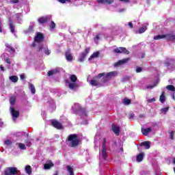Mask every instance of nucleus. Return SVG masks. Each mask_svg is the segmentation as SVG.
<instances>
[{
	"label": "nucleus",
	"mask_w": 175,
	"mask_h": 175,
	"mask_svg": "<svg viewBox=\"0 0 175 175\" xmlns=\"http://www.w3.org/2000/svg\"><path fill=\"white\" fill-rule=\"evenodd\" d=\"M100 139V143L101 144V148H100V155H102L103 159L107 158V142H106V138H100V135L99 133L96 134L94 137V144L96 146V143Z\"/></svg>",
	"instance_id": "1"
},
{
	"label": "nucleus",
	"mask_w": 175,
	"mask_h": 175,
	"mask_svg": "<svg viewBox=\"0 0 175 175\" xmlns=\"http://www.w3.org/2000/svg\"><path fill=\"white\" fill-rule=\"evenodd\" d=\"M72 111L74 113H77L78 116H79L81 120H83V124H87V120L88 118V116L87 115V111L84 108H81L80 106V104L79 103H75L72 107Z\"/></svg>",
	"instance_id": "2"
},
{
	"label": "nucleus",
	"mask_w": 175,
	"mask_h": 175,
	"mask_svg": "<svg viewBox=\"0 0 175 175\" xmlns=\"http://www.w3.org/2000/svg\"><path fill=\"white\" fill-rule=\"evenodd\" d=\"M118 76V72L117 71H111L109 72H107V74L105 73H100L98 75V78L100 79V77H103V83H106L109 79H111V77H117Z\"/></svg>",
	"instance_id": "3"
},
{
	"label": "nucleus",
	"mask_w": 175,
	"mask_h": 175,
	"mask_svg": "<svg viewBox=\"0 0 175 175\" xmlns=\"http://www.w3.org/2000/svg\"><path fill=\"white\" fill-rule=\"evenodd\" d=\"M68 146L70 147H77L80 140L76 134H71L68 137Z\"/></svg>",
	"instance_id": "4"
},
{
	"label": "nucleus",
	"mask_w": 175,
	"mask_h": 175,
	"mask_svg": "<svg viewBox=\"0 0 175 175\" xmlns=\"http://www.w3.org/2000/svg\"><path fill=\"white\" fill-rule=\"evenodd\" d=\"M70 81L68 82V88L70 90H76V88L79 87V85L77 83H76V81H77V77H76L75 75H72L70 76Z\"/></svg>",
	"instance_id": "5"
},
{
	"label": "nucleus",
	"mask_w": 175,
	"mask_h": 175,
	"mask_svg": "<svg viewBox=\"0 0 175 175\" xmlns=\"http://www.w3.org/2000/svg\"><path fill=\"white\" fill-rule=\"evenodd\" d=\"M43 34H42L41 33H37V35L36 36L35 38H34V42L32 44V47H36V46H38V47H40V46H42V42H43Z\"/></svg>",
	"instance_id": "6"
},
{
	"label": "nucleus",
	"mask_w": 175,
	"mask_h": 175,
	"mask_svg": "<svg viewBox=\"0 0 175 175\" xmlns=\"http://www.w3.org/2000/svg\"><path fill=\"white\" fill-rule=\"evenodd\" d=\"M165 66H167L168 69L171 70H175V60L174 59H169L167 58L166 61L164 62Z\"/></svg>",
	"instance_id": "7"
},
{
	"label": "nucleus",
	"mask_w": 175,
	"mask_h": 175,
	"mask_svg": "<svg viewBox=\"0 0 175 175\" xmlns=\"http://www.w3.org/2000/svg\"><path fill=\"white\" fill-rule=\"evenodd\" d=\"M40 53H44V54H46V55H50L51 54V51L49 49V47L47 45H40L38 46Z\"/></svg>",
	"instance_id": "8"
},
{
	"label": "nucleus",
	"mask_w": 175,
	"mask_h": 175,
	"mask_svg": "<svg viewBox=\"0 0 175 175\" xmlns=\"http://www.w3.org/2000/svg\"><path fill=\"white\" fill-rule=\"evenodd\" d=\"M5 175H15L17 174V168L14 167H10L5 170L4 172Z\"/></svg>",
	"instance_id": "9"
},
{
	"label": "nucleus",
	"mask_w": 175,
	"mask_h": 175,
	"mask_svg": "<svg viewBox=\"0 0 175 175\" xmlns=\"http://www.w3.org/2000/svg\"><path fill=\"white\" fill-rule=\"evenodd\" d=\"M10 110L12 116L13 121H16V120H17V118H18V117L20 116V112L18 111H16V109H14L13 107H10Z\"/></svg>",
	"instance_id": "10"
},
{
	"label": "nucleus",
	"mask_w": 175,
	"mask_h": 175,
	"mask_svg": "<svg viewBox=\"0 0 175 175\" xmlns=\"http://www.w3.org/2000/svg\"><path fill=\"white\" fill-rule=\"evenodd\" d=\"M89 53H90V48H86L84 52H83L81 54V56L79 57V62H83V61H84V59H85V57H87V55H88Z\"/></svg>",
	"instance_id": "11"
},
{
	"label": "nucleus",
	"mask_w": 175,
	"mask_h": 175,
	"mask_svg": "<svg viewBox=\"0 0 175 175\" xmlns=\"http://www.w3.org/2000/svg\"><path fill=\"white\" fill-rule=\"evenodd\" d=\"M114 53L118 54H129V51H127L126 48L119 47L114 49Z\"/></svg>",
	"instance_id": "12"
},
{
	"label": "nucleus",
	"mask_w": 175,
	"mask_h": 175,
	"mask_svg": "<svg viewBox=\"0 0 175 175\" xmlns=\"http://www.w3.org/2000/svg\"><path fill=\"white\" fill-rule=\"evenodd\" d=\"M51 124L54 128H57V129H62V124H61V123H59L58 121L53 120L51 121Z\"/></svg>",
	"instance_id": "13"
},
{
	"label": "nucleus",
	"mask_w": 175,
	"mask_h": 175,
	"mask_svg": "<svg viewBox=\"0 0 175 175\" xmlns=\"http://www.w3.org/2000/svg\"><path fill=\"white\" fill-rule=\"evenodd\" d=\"M165 39L168 42H175V35L172 33L165 34Z\"/></svg>",
	"instance_id": "14"
},
{
	"label": "nucleus",
	"mask_w": 175,
	"mask_h": 175,
	"mask_svg": "<svg viewBox=\"0 0 175 175\" xmlns=\"http://www.w3.org/2000/svg\"><path fill=\"white\" fill-rule=\"evenodd\" d=\"M152 131V130L151 129V128H147V129L142 128V135H144V136H147L148 133H151Z\"/></svg>",
	"instance_id": "15"
},
{
	"label": "nucleus",
	"mask_w": 175,
	"mask_h": 175,
	"mask_svg": "<svg viewBox=\"0 0 175 175\" xmlns=\"http://www.w3.org/2000/svg\"><path fill=\"white\" fill-rule=\"evenodd\" d=\"M140 146H144L146 150H150V147L151 146V142L149 141H146L140 144Z\"/></svg>",
	"instance_id": "16"
},
{
	"label": "nucleus",
	"mask_w": 175,
	"mask_h": 175,
	"mask_svg": "<svg viewBox=\"0 0 175 175\" xmlns=\"http://www.w3.org/2000/svg\"><path fill=\"white\" fill-rule=\"evenodd\" d=\"M112 131L115 133V135H116V136L120 135V126L113 125L112 126Z\"/></svg>",
	"instance_id": "17"
},
{
	"label": "nucleus",
	"mask_w": 175,
	"mask_h": 175,
	"mask_svg": "<svg viewBox=\"0 0 175 175\" xmlns=\"http://www.w3.org/2000/svg\"><path fill=\"white\" fill-rule=\"evenodd\" d=\"M129 58L123 59L122 60H120L119 62H116L114 65L115 67L119 66V65H123V64H126L128 61H129Z\"/></svg>",
	"instance_id": "18"
},
{
	"label": "nucleus",
	"mask_w": 175,
	"mask_h": 175,
	"mask_svg": "<svg viewBox=\"0 0 175 175\" xmlns=\"http://www.w3.org/2000/svg\"><path fill=\"white\" fill-rule=\"evenodd\" d=\"M98 3H100L102 5L105 3H108V5H111L114 2V0H97Z\"/></svg>",
	"instance_id": "19"
},
{
	"label": "nucleus",
	"mask_w": 175,
	"mask_h": 175,
	"mask_svg": "<svg viewBox=\"0 0 175 175\" xmlns=\"http://www.w3.org/2000/svg\"><path fill=\"white\" fill-rule=\"evenodd\" d=\"M9 27L12 33H16V31H14V25H13V21L12 19L9 18Z\"/></svg>",
	"instance_id": "20"
},
{
	"label": "nucleus",
	"mask_w": 175,
	"mask_h": 175,
	"mask_svg": "<svg viewBox=\"0 0 175 175\" xmlns=\"http://www.w3.org/2000/svg\"><path fill=\"white\" fill-rule=\"evenodd\" d=\"M49 20V16H42L38 18V21L40 24H45L46 21Z\"/></svg>",
	"instance_id": "21"
},
{
	"label": "nucleus",
	"mask_w": 175,
	"mask_h": 175,
	"mask_svg": "<svg viewBox=\"0 0 175 175\" xmlns=\"http://www.w3.org/2000/svg\"><path fill=\"white\" fill-rule=\"evenodd\" d=\"M58 72H59V68H56L53 70L49 71L48 76H53V75H55L56 73H58Z\"/></svg>",
	"instance_id": "22"
},
{
	"label": "nucleus",
	"mask_w": 175,
	"mask_h": 175,
	"mask_svg": "<svg viewBox=\"0 0 175 175\" xmlns=\"http://www.w3.org/2000/svg\"><path fill=\"white\" fill-rule=\"evenodd\" d=\"M53 166H54V163L50 161L49 163L44 164V169H45V170H49V169H51Z\"/></svg>",
	"instance_id": "23"
},
{
	"label": "nucleus",
	"mask_w": 175,
	"mask_h": 175,
	"mask_svg": "<svg viewBox=\"0 0 175 175\" xmlns=\"http://www.w3.org/2000/svg\"><path fill=\"white\" fill-rule=\"evenodd\" d=\"M34 26H35V23H33V22L30 23L29 29L25 31V33H28V32H32V31H33Z\"/></svg>",
	"instance_id": "24"
},
{
	"label": "nucleus",
	"mask_w": 175,
	"mask_h": 175,
	"mask_svg": "<svg viewBox=\"0 0 175 175\" xmlns=\"http://www.w3.org/2000/svg\"><path fill=\"white\" fill-rule=\"evenodd\" d=\"M9 79L10 80V81H12V83H17V81H18V77L16 76V75H12L10 76L9 77Z\"/></svg>",
	"instance_id": "25"
},
{
	"label": "nucleus",
	"mask_w": 175,
	"mask_h": 175,
	"mask_svg": "<svg viewBox=\"0 0 175 175\" xmlns=\"http://www.w3.org/2000/svg\"><path fill=\"white\" fill-rule=\"evenodd\" d=\"M99 57V51L94 52L88 59V61H91V59H94L95 58H98Z\"/></svg>",
	"instance_id": "26"
},
{
	"label": "nucleus",
	"mask_w": 175,
	"mask_h": 175,
	"mask_svg": "<svg viewBox=\"0 0 175 175\" xmlns=\"http://www.w3.org/2000/svg\"><path fill=\"white\" fill-rule=\"evenodd\" d=\"M66 59L68 62H70L72 59H73V57L72 56V54L69 52H66Z\"/></svg>",
	"instance_id": "27"
},
{
	"label": "nucleus",
	"mask_w": 175,
	"mask_h": 175,
	"mask_svg": "<svg viewBox=\"0 0 175 175\" xmlns=\"http://www.w3.org/2000/svg\"><path fill=\"white\" fill-rule=\"evenodd\" d=\"M144 158V153L142 152L137 156V161L142 162Z\"/></svg>",
	"instance_id": "28"
},
{
	"label": "nucleus",
	"mask_w": 175,
	"mask_h": 175,
	"mask_svg": "<svg viewBox=\"0 0 175 175\" xmlns=\"http://www.w3.org/2000/svg\"><path fill=\"white\" fill-rule=\"evenodd\" d=\"M25 170L27 174H31L32 173V167L31 165H26Z\"/></svg>",
	"instance_id": "29"
},
{
	"label": "nucleus",
	"mask_w": 175,
	"mask_h": 175,
	"mask_svg": "<svg viewBox=\"0 0 175 175\" xmlns=\"http://www.w3.org/2000/svg\"><path fill=\"white\" fill-rule=\"evenodd\" d=\"M154 40H159L161 39H166L165 35H157L153 38Z\"/></svg>",
	"instance_id": "30"
},
{
	"label": "nucleus",
	"mask_w": 175,
	"mask_h": 175,
	"mask_svg": "<svg viewBox=\"0 0 175 175\" xmlns=\"http://www.w3.org/2000/svg\"><path fill=\"white\" fill-rule=\"evenodd\" d=\"M66 169L68 173H70V175H75V174L73 173V167L70 165H67Z\"/></svg>",
	"instance_id": "31"
},
{
	"label": "nucleus",
	"mask_w": 175,
	"mask_h": 175,
	"mask_svg": "<svg viewBox=\"0 0 175 175\" xmlns=\"http://www.w3.org/2000/svg\"><path fill=\"white\" fill-rule=\"evenodd\" d=\"M160 102L161 103H165V92H163V93L161 94V95L160 96V99H159Z\"/></svg>",
	"instance_id": "32"
},
{
	"label": "nucleus",
	"mask_w": 175,
	"mask_h": 175,
	"mask_svg": "<svg viewBox=\"0 0 175 175\" xmlns=\"http://www.w3.org/2000/svg\"><path fill=\"white\" fill-rule=\"evenodd\" d=\"M18 146L20 148V150H27V147L25 146V144L23 143L18 144Z\"/></svg>",
	"instance_id": "33"
},
{
	"label": "nucleus",
	"mask_w": 175,
	"mask_h": 175,
	"mask_svg": "<svg viewBox=\"0 0 175 175\" xmlns=\"http://www.w3.org/2000/svg\"><path fill=\"white\" fill-rule=\"evenodd\" d=\"M90 84H92V85H93V87H97L98 85H99V83L96 81V80H92L90 81Z\"/></svg>",
	"instance_id": "34"
},
{
	"label": "nucleus",
	"mask_w": 175,
	"mask_h": 175,
	"mask_svg": "<svg viewBox=\"0 0 175 175\" xmlns=\"http://www.w3.org/2000/svg\"><path fill=\"white\" fill-rule=\"evenodd\" d=\"M30 90H31V94H35V92H36L35 86L32 83H30Z\"/></svg>",
	"instance_id": "35"
},
{
	"label": "nucleus",
	"mask_w": 175,
	"mask_h": 175,
	"mask_svg": "<svg viewBox=\"0 0 175 175\" xmlns=\"http://www.w3.org/2000/svg\"><path fill=\"white\" fill-rule=\"evenodd\" d=\"M5 46L7 47V49H8L9 51H12V53H14L16 51V50H14V48L10 46L9 44H5Z\"/></svg>",
	"instance_id": "36"
},
{
	"label": "nucleus",
	"mask_w": 175,
	"mask_h": 175,
	"mask_svg": "<svg viewBox=\"0 0 175 175\" xmlns=\"http://www.w3.org/2000/svg\"><path fill=\"white\" fill-rule=\"evenodd\" d=\"M123 103L124 105H126V106H128L129 105H131V100L126 98L123 100Z\"/></svg>",
	"instance_id": "37"
},
{
	"label": "nucleus",
	"mask_w": 175,
	"mask_h": 175,
	"mask_svg": "<svg viewBox=\"0 0 175 175\" xmlns=\"http://www.w3.org/2000/svg\"><path fill=\"white\" fill-rule=\"evenodd\" d=\"M146 31H147V27L144 26V27L139 28V33H144V32H146Z\"/></svg>",
	"instance_id": "38"
},
{
	"label": "nucleus",
	"mask_w": 175,
	"mask_h": 175,
	"mask_svg": "<svg viewBox=\"0 0 175 175\" xmlns=\"http://www.w3.org/2000/svg\"><path fill=\"white\" fill-rule=\"evenodd\" d=\"M167 90H168V91H172L173 92H174L175 88L172 85H169L167 86Z\"/></svg>",
	"instance_id": "39"
},
{
	"label": "nucleus",
	"mask_w": 175,
	"mask_h": 175,
	"mask_svg": "<svg viewBox=\"0 0 175 175\" xmlns=\"http://www.w3.org/2000/svg\"><path fill=\"white\" fill-rule=\"evenodd\" d=\"M10 105H12V106H13V105H14V103H16V98L14 96L10 97Z\"/></svg>",
	"instance_id": "40"
},
{
	"label": "nucleus",
	"mask_w": 175,
	"mask_h": 175,
	"mask_svg": "<svg viewBox=\"0 0 175 175\" xmlns=\"http://www.w3.org/2000/svg\"><path fill=\"white\" fill-rule=\"evenodd\" d=\"M16 18H18L19 24H21L23 23V15H15Z\"/></svg>",
	"instance_id": "41"
},
{
	"label": "nucleus",
	"mask_w": 175,
	"mask_h": 175,
	"mask_svg": "<svg viewBox=\"0 0 175 175\" xmlns=\"http://www.w3.org/2000/svg\"><path fill=\"white\" fill-rule=\"evenodd\" d=\"M157 84H158V83H155L154 85H149L146 86L147 90H152V88H154V87H157Z\"/></svg>",
	"instance_id": "42"
},
{
	"label": "nucleus",
	"mask_w": 175,
	"mask_h": 175,
	"mask_svg": "<svg viewBox=\"0 0 175 175\" xmlns=\"http://www.w3.org/2000/svg\"><path fill=\"white\" fill-rule=\"evenodd\" d=\"M161 113H163V114H166L167 111H169V107H165L161 109Z\"/></svg>",
	"instance_id": "43"
},
{
	"label": "nucleus",
	"mask_w": 175,
	"mask_h": 175,
	"mask_svg": "<svg viewBox=\"0 0 175 175\" xmlns=\"http://www.w3.org/2000/svg\"><path fill=\"white\" fill-rule=\"evenodd\" d=\"M100 39V36L99 35H97L95 38H94V42L98 44V42H99V40Z\"/></svg>",
	"instance_id": "44"
},
{
	"label": "nucleus",
	"mask_w": 175,
	"mask_h": 175,
	"mask_svg": "<svg viewBox=\"0 0 175 175\" xmlns=\"http://www.w3.org/2000/svg\"><path fill=\"white\" fill-rule=\"evenodd\" d=\"M51 107L53 109V110H55L56 109L55 102H54L53 100H51Z\"/></svg>",
	"instance_id": "45"
},
{
	"label": "nucleus",
	"mask_w": 175,
	"mask_h": 175,
	"mask_svg": "<svg viewBox=\"0 0 175 175\" xmlns=\"http://www.w3.org/2000/svg\"><path fill=\"white\" fill-rule=\"evenodd\" d=\"M4 144H5V146H10L12 144V141L8 139L4 142Z\"/></svg>",
	"instance_id": "46"
},
{
	"label": "nucleus",
	"mask_w": 175,
	"mask_h": 175,
	"mask_svg": "<svg viewBox=\"0 0 175 175\" xmlns=\"http://www.w3.org/2000/svg\"><path fill=\"white\" fill-rule=\"evenodd\" d=\"M50 27L51 28V29H54L55 28V23H54V21H51Z\"/></svg>",
	"instance_id": "47"
},
{
	"label": "nucleus",
	"mask_w": 175,
	"mask_h": 175,
	"mask_svg": "<svg viewBox=\"0 0 175 175\" xmlns=\"http://www.w3.org/2000/svg\"><path fill=\"white\" fill-rule=\"evenodd\" d=\"M60 3H66V2H70V0H57Z\"/></svg>",
	"instance_id": "48"
},
{
	"label": "nucleus",
	"mask_w": 175,
	"mask_h": 175,
	"mask_svg": "<svg viewBox=\"0 0 175 175\" xmlns=\"http://www.w3.org/2000/svg\"><path fill=\"white\" fill-rule=\"evenodd\" d=\"M174 131H171V132L170 133V139H171L172 140H173V136H174Z\"/></svg>",
	"instance_id": "49"
},
{
	"label": "nucleus",
	"mask_w": 175,
	"mask_h": 175,
	"mask_svg": "<svg viewBox=\"0 0 175 175\" xmlns=\"http://www.w3.org/2000/svg\"><path fill=\"white\" fill-rule=\"evenodd\" d=\"M142 70V67H137V69H136L137 73H140Z\"/></svg>",
	"instance_id": "50"
},
{
	"label": "nucleus",
	"mask_w": 175,
	"mask_h": 175,
	"mask_svg": "<svg viewBox=\"0 0 175 175\" xmlns=\"http://www.w3.org/2000/svg\"><path fill=\"white\" fill-rule=\"evenodd\" d=\"M129 80V77H124L122 78V81H128Z\"/></svg>",
	"instance_id": "51"
},
{
	"label": "nucleus",
	"mask_w": 175,
	"mask_h": 175,
	"mask_svg": "<svg viewBox=\"0 0 175 175\" xmlns=\"http://www.w3.org/2000/svg\"><path fill=\"white\" fill-rule=\"evenodd\" d=\"M148 102L149 103H152L155 102V98H152V99H149V100H148Z\"/></svg>",
	"instance_id": "52"
},
{
	"label": "nucleus",
	"mask_w": 175,
	"mask_h": 175,
	"mask_svg": "<svg viewBox=\"0 0 175 175\" xmlns=\"http://www.w3.org/2000/svg\"><path fill=\"white\" fill-rule=\"evenodd\" d=\"M26 145L28 146V147H31V140H28L26 142Z\"/></svg>",
	"instance_id": "53"
},
{
	"label": "nucleus",
	"mask_w": 175,
	"mask_h": 175,
	"mask_svg": "<svg viewBox=\"0 0 175 175\" xmlns=\"http://www.w3.org/2000/svg\"><path fill=\"white\" fill-rule=\"evenodd\" d=\"M11 3H18V0H11Z\"/></svg>",
	"instance_id": "54"
},
{
	"label": "nucleus",
	"mask_w": 175,
	"mask_h": 175,
	"mask_svg": "<svg viewBox=\"0 0 175 175\" xmlns=\"http://www.w3.org/2000/svg\"><path fill=\"white\" fill-rule=\"evenodd\" d=\"M128 25L130 28H133V24L132 23V22H129L128 23Z\"/></svg>",
	"instance_id": "55"
},
{
	"label": "nucleus",
	"mask_w": 175,
	"mask_h": 175,
	"mask_svg": "<svg viewBox=\"0 0 175 175\" xmlns=\"http://www.w3.org/2000/svg\"><path fill=\"white\" fill-rule=\"evenodd\" d=\"M5 62L8 63V64H11L10 59H8V58H5Z\"/></svg>",
	"instance_id": "56"
},
{
	"label": "nucleus",
	"mask_w": 175,
	"mask_h": 175,
	"mask_svg": "<svg viewBox=\"0 0 175 175\" xmlns=\"http://www.w3.org/2000/svg\"><path fill=\"white\" fill-rule=\"evenodd\" d=\"M0 69L2 70V72H5V68L2 65L0 66Z\"/></svg>",
	"instance_id": "57"
},
{
	"label": "nucleus",
	"mask_w": 175,
	"mask_h": 175,
	"mask_svg": "<svg viewBox=\"0 0 175 175\" xmlns=\"http://www.w3.org/2000/svg\"><path fill=\"white\" fill-rule=\"evenodd\" d=\"M120 2H124V3H128L129 2V0H120Z\"/></svg>",
	"instance_id": "58"
},
{
	"label": "nucleus",
	"mask_w": 175,
	"mask_h": 175,
	"mask_svg": "<svg viewBox=\"0 0 175 175\" xmlns=\"http://www.w3.org/2000/svg\"><path fill=\"white\" fill-rule=\"evenodd\" d=\"M20 77L21 80H24V79H25V76L24 75H21Z\"/></svg>",
	"instance_id": "59"
},
{
	"label": "nucleus",
	"mask_w": 175,
	"mask_h": 175,
	"mask_svg": "<svg viewBox=\"0 0 175 175\" xmlns=\"http://www.w3.org/2000/svg\"><path fill=\"white\" fill-rule=\"evenodd\" d=\"M21 135H24V133L21 132V133H18L16 134V136H20Z\"/></svg>",
	"instance_id": "60"
},
{
	"label": "nucleus",
	"mask_w": 175,
	"mask_h": 175,
	"mask_svg": "<svg viewBox=\"0 0 175 175\" xmlns=\"http://www.w3.org/2000/svg\"><path fill=\"white\" fill-rule=\"evenodd\" d=\"M125 10V9H121V10H120L118 12H120V13H122V12H124Z\"/></svg>",
	"instance_id": "61"
},
{
	"label": "nucleus",
	"mask_w": 175,
	"mask_h": 175,
	"mask_svg": "<svg viewBox=\"0 0 175 175\" xmlns=\"http://www.w3.org/2000/svg\"><path fill=\"white\" fill-rule=\"evenodd\" d=\"M3 125V122L0 120V128Z\"/></svg>",
	"instance_id": "62"
},
{
	"label": "nucleus",
	"mask_w": 175,
	"mask_h": 175,
	"mask_svg": "<svg viewBox=\"0 0 175 175\" xmlns=\"http://www.w3.org/2000/svg\"><path fill=\"white\" fill-rule=\"evenodd\" d=\"M133 117H135V115H134V114H131V115H130V118H133Z\"/></svg>",
	"instance_id": "63"
},
{
	"label": "nucleus",
	"mask_w": 175,
	"mask_h": 175,
	"mask_svg": "<svg viewBox=\"0 0 175 175\" xmlns=\"http://www.w3.org/2000/svg\"><path fill=\"white\" fill-rule=\"evenodd\" d=\"M173 163L175 164V158L173 159Z\"/></svg>",
	"instance_id": "64"
}]
</instances>
